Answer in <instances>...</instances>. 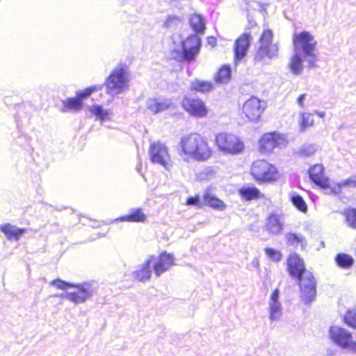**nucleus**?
<instances>
[{
    "label": "nucleus",
    "instance_id": "1",
    "mask_svg": "<svg viewBox=\"0 0 356 356\" xmlns=\"http://www.w3.org/2000/svg\"><path fill=\"white\" fill-rule=\"evenodd\" d=\"M293 51L287 68L294 76L302 74L305 67L309 70L317 67V41L308 31L295 32L292 38Z\"/></svg>",
    "mask_w": 356,
    "mask_h": 356
},
{
    "label": "nucleus",
    "instance_id": "2",
    "mask_svg": "<svg viewBox=\"0 0 356 356\" xmlns=\"http://www.w3.org/2000/svg\"><path fill=\"white\" fill-rule=\"evenodd\" d=\"M286 265L289 276L298 286L301 302L310 305L317 295V281L313 273L306 268L303 259L297 252L288 256Z\"/></svg>",
    "mask_w": 356,
    "mask_h": 356
},
{
    "label": "nucleus",
    "instance_id": "3",
    "mask_svg": "<svg viewBox=\"0 0 356 356\" xmlns=\"http://www.w3.org/2000/svg\"><path fill=\"white\" fill-rule=\"evenodd\" d=\"M175 257L172 253L161 252L159 255H148L143 263L137 266L131 273V277L136 281L145 283L154 274L156 278L168 271L175 264Z\"/></svg>",
    "mask_w": 356,
    "mask_h": 356
},
{
    "label": "nucleus",
    "instance_id": "4",
    "mask_svg": "<svg viewBox=\"0 0 356 356\" xmlns=\"http://www.w3.org/2000/svg\"><path fill=\"white\" fill-rule=\"evenodd\" d=\"M130 80L129 65L126 63H119L111 70L104 82L101 84L102 88H106V93L111 97V99L108 101V104L113 102L116 95L123 93L129 89Z\"/></svg>",
    "mask_w": 356,
    "mask_h": 356
},
{
    "label": "nucleus",
    "instance_id": "5",
    "mask_svg": "<svg viewBox=\"0 0 356 356\" xmlns=\"http://www.w3.org/2000/svg\"><path fill=\"white\" fill-rule=\"evenodd\" d=\"M182 152L198 161H205L211 158L213 151L208 143L198 134L182 136L179 141Z\"/></svg>",
    "mask_w": 356,
    "mask_h": 356
},
{
    "label": "nucleus",
    "instance_id": "6",
    "mask_svg": "<svg viewBox=\"0 0 356 356\" xmlns=\"http://www.w3.org/2000/svg\"><path fill=\"white\" fill-rule=\"evenodd\" d=\"M179 72L184 64L190 65L196 62L202 48V38L198 34H190L186 38L179 35Z\"/></svg>",
    "mask_w": 356,
    "mask_h": 356
},
{
    "label": "nucleus",
    "instance_id": "7",
    "mask_svg": "<svg viewBox=\"0 0 356 356\" xmlns=\"http://www.w3.org/2000/svg\"><path fill=\"white\" fill-rule=\"evenodd\" d=\"M215 143L218 149L225 155H239L244 152L245 147L241 138L225 132L216 135Z\"/></svg>",
    "mask_w": 356,
    "mask_h": 356
},
{
    "label": "nucleus",
    "instance_id": "8",
    "mask_svg": "<svg viewBox=\"0 0 356 356\" xmlns=\"http://www.w3.org/2000/svg\"><path fill=\"white\" fill-rule=\"evenodd\" d=\"M277 168L265 160H257L252 163L250 175L258 184L273 183L279 178Z\"/></svg>",
    "mask_w": 356,
    "mask_h": 356
},
{
    "label": "nucleus",
    "instance_id": "9",
    "mask_svg": "<svg viewBox=\"0 0 356 356\" xmlns=\"http://www.w3.org/2000/svg\"><path fill=\"white\" fill-rule=\"evenodd\" d=\"M186 204L202 209L206 206L215 211H222L227 208V204L213 194L210 188H206L202 195L196 194L188 196L186 200Z\"/></svg>",
    "mask_w": 356,
    "mask_h": 356
},
{
    "label": "nucleus",
    "instance_id": "10",
    "mask_svg": "<svg viewBox=\"0 0 356 356\" xmlns=\"http://www.w3.org/2000/svg\"><path fill=\"white\" fill-rule=\"evenodd\" d=\"M95 281L83 282L82 283H74L73 291H65L60 295V297L79 305L86 302L95 293H97V288L94 286Z\"/></svg>",
    "mask_w": 356,
    "mask_h": 356
},
{
    "label": "nucleus",
    "instance_id": "11",
    "mask_svg": "<svg viewBox=\"0 0 356 356\" xmlns=\"http://www.w3.org/2000/svg\"><path fill=\"white\" fill-rule=\"evenodd\" d=\"M289 143L286 134L277 131L264 134L259 140V150L261 154H271L275 148L282 149Z\"/></svg>",
    "mask_w": 356,
    "mask_h": 356
},
{
    "label": "nucleus",
    "instance_id": "12",
    "mask_svg": "<svg viewBox=\"0 0 356 356\" xmlns=\"http://www.w3.org/2000/svg\"><path fill=\"white\" fill-rule=\"evenodd\" d=\"M325 167L321 163L311 166L307 174L310 181L321 189L325 194L328 195L332 181L328 176L325 175Z\"/></svg>",
    "mask_w": 356,
    "mask_h": 356
},
{
    "label": "nucleus",
    "instance_id": "13",
    "mask_svg": "<svg viewBox=\"0 0 356 356\" xmlns=\"http://www.w3.org/2000/svg\"><path fill=\"white\" fill-rule=\"evenodd\" d=\"M250 28H246L245 31L241 34L234 42L233 47L234 62L235 65H238L247 56L248 51L251 47L252 37Z\"/></svg>",
    "mask_w": 356,
    "mask_h": 356
},
{
    "label": "nucleus",
    "instance_id": "14",
    "mask_svg": "<svg viewBox=\"0 0 356 356\" xmlns=\"http://www.w3.org/2000/svg\"><path fill=\"white\" fill-rule=\"evenodd\" d=\"M149 161L152 163H157L165 168V170H170L171 165L170 164V155L168 152L167 147L161 142H154L149 145Z\"/></svg>",
    "mask_w": 356,
    "mask_h": 356
},
{
    "label": "nucleus",
    "instance_id": "15",
    "mask_svg": "<svg viewBox=\"0 0 356 356\" xmlns=\"http://www.w3.org/2000/svg\"><path fill=\"white\" fill-rule=\"evenodd\" d=\"M328 332L330 341L342 350H345L350 339H353L352 332L341 326L332 325Z\"/></svg>",
    "mask_w": 356,
    "mask_h": 356
},
{
    "label": "nucleus",
    "instance_id": "16",
    "mask_svg": "<svg viewBox=\"0 0 356 356\" xmlns=\"http://www.w3.org/2000/svg\"><path fill=\"white\" fill-rule=\"evenodd\" d=\"M264 109L265 106L261 104L259 99L256 97H251L244 103L243 113L248 120L257 122L260 120Z\"/></svg>",
    "mask_w": 356,
    "mask_h": 356
},
{
    "label": "nucleus",
    "instance_id": "17",
    "mask_svg": "<svg viewBox=\"0 0 356 356\" xmlns=\"http://www.w3.org/2000/svg\"><path fill=\"white\" fill-rule=\"evenodd\" d=\"M181 106L190 115L195 118H204L208 114L205 103L200 98L185 97L181 102Z\"/></svg>",
    "mask_w": 356,
    "mask_h": 356
},
{
    "label": "nucleus",
    "instance_id": "18",
    "mask_svg": "<svg viewBox=\"0 0 356 356\" xmlns=\"http://www.w3.org/2000/svg\"><path fill=\"white\" fill-rule=\"evenodd\" d=\"M280 290L278 287L270 293L268 300V318L271 322L278 321L283 314V307L280 301Z\"/></svg>",
    "mask_w": 356,
    "mask_h": 356
},
{
    "label": "nucleus",
    "instance_id": "19",
    "mask_svg": "<svg viewBox=\"0 0 356 356\" xmlns=\"http://www.w3.org/2000/svg\"><path fill=\"white\" fill-rule=\"evenodd\" d=\"M279 47L277 44H259V46L254 55V61L257 63H267L266 58L271 60L278 56Z\"/></svg>",
    "mask_w": 356,
    "mask_h": 356
},
{
    "label": "nucleus",
    "instance_id": "20",
    "mask_svg": "<svg viewBox=\"0 0 356 356\" xmlns=\"http://www.w3.org/2000/svg\"><path fill=\"white\" fill-rule=\"evenodd\" d=\"M28 230V228L19 227L10 222L0 225V232L9 241H18L24 234L27 233Z\"/></svg>",
    "mask_w": 356,
    "mask_h": 356
},
{
    "label": "nucleus",
    "instance_id": "21",
    "mask_svg": "<svg viewBox=\"0 0 356 356\" xmlns=\"http://www.w3.org/2000/svg\"><path fill=\"white\" fill-rule=\"evenodd\" d=\"M237 193L243 202L257 200L264 197L261 191L253 184H245L237 190Z\"/></svg>",
    "mask_w": 356,
    "mask_h": 356
},
{
    "label": "nucleus",
    "instance_id": "22",
    "mask_svg": "<svg viewBox=\"0 0 356 356\" xmlns=\"http://www.w3.org/2000/svg\"><path fill=\"white\" fill-rule=\"evenodd\" d=\"M147 108L154 115L170 108L173 104L170 99L148 98L145 102Z\"/></svg>",
    "mask_w": 356,
    "mask_h": 356
},
{
    "label": "nucleus",
    "instance_id": "23",
    "mask_svg": "<svg viewBox=\"0 0 356 356\" xmlns=\"http://www.w3.org/2000/svg\"><path fill=\"white\" fill-rule=\"evenodd\" d=\"M280 216L275 211H271L266 221L265 227L268 232L273 235L281 234L284 229Z\"/></svg>",
    "mask_w": 356,
    "mask_h": 356
},
{
    "label": "nucleus",
    "instance_id": "24",
    "mask_svg": "<svg viewBox=\"0 0 356 356\" xmlns=\"http://www.w3.org/2000/svg\"><path fill=\"white\" fill-rule=\"evenodd\" d=\"M147 219V215L145 213L141 207L131 208L128 213L120 216L115 221L117 222H144Z\"/></svg>",
    "mask_w": 356,
    "mask_h": 356
},
{
    "label": "nucleus",
    "instance_id": "25",
    "mask_svg": "<svg viewBox=\"0 0 356 356\" xmlns=\"http://www.w3.org/2000/svg\"><path fill=\"white\" fill-rule=\"evenodd\" d=\"M87 110L92 116L95 117L96 120H99L101 122L110 120L113 115L111 109L104 108L102 105L97 104L88 106Z\"/></svg>",
    "mask_w": 356,
    "mask_h": 356
},
{
    "label": "nucleus",
    "instance_id": "26",
    "mask_svg": "<svg viewBox=\"0 0 356 356\" xmlns=\"http://www.w3.org/2000/svg\"><path fill=\"white\" fill-rule=\"evenodd\" d=\"M343 188H356V175L342 179L340 181H332L328 195H337L342 192Z\"/></svg>",
    "mask_w": 356,
    "mask_h": 356
},
{
    "label": "nucleus",
    "instance_id": "27",
    "mask_svg": "<svg viewBox=\"0 0 356 356\" xmlns=\"http://www.w3.org/2000/svg\"><path fill=\"white\" fill-rule=\"evenodd\" d=\"M188 24L194 32L193 34H198L200 38L204 34L206 29V20L201 14H194L188 18Z\"/></svg>",
    "mask_w": 356,
    "mask_h": 356
},
{
    "label": "nucleus",
    "instance_id": "28",
    "mask_svg": "<svg viewBox=\"0 0 356 356\" xmlns=\"http://www.w3.org/2000/svg\"><path fill=\"white\" fill-rule=\"evenodd\" d=\"M232 78V70L229 64H223L213 76L216 84H227Z\"/></svg>",
    "mask_w": 356,
    "mask_h": 356
},
{
    "label": "nucleus",
    "instance_id": "29",
    "mask_svg": "<svg viewBox=\"0 0 356 356\" xmlns=\"http://www.w3.org/2000/svg\"><path fill=\"white\" fill-rule=\"evenodd\" d=\"M213 83L211 81L195 79L190 82V90L191 92L207 94L214 90Z\"/></svg>",
    "mask_w": 356,
    "mask_h": 356
},
{
    "label": "nucleus",
    "instance_id": "30",
    "mask_svg": "<svg viewBox=\"0 0 356 356\" xmlns=\"http://www.w3.org/2000/svg\"><path fill=\"white\" fill-rule=\"evenodd\" d=\"M334 262L339 268L344 270H349L355 264V259L349 254L339 252L335 255Z\"/></svg>",
    "mask_w": 356,
    "mask_h": 356
},
{
    "label": "nucleus",
    "instance_id": "31",
    "mask_svg": "<svg viewBox=\"0 0 356 356\" xmlns=\"http://www.w3.org/2000/svg\"><path fill=\"white\" fill-rule=\"evenodd\" d=\"M285 238L289 245L297 247L300 245L302 250H305L307 246L305 237L300 233L290 232L285 235Z\"/></svg>",
    "mask_w": 356,
    "mask_h": 356
},
{
    "label": "nucleus",
    "instance_id": "32",
    "mask_svg": "<svg viewBox=\"0 0 356 356\" xmlns=\"http://www.w3.org/2000/svg\"><path fill=\"white\" fill-rule=\"evenodd\" d=\"M62 102V111L63 112H76L80 111L83 106V102H81L76 96L67 97Z\"/></svg>",
    "mask_w": 356,
    "mask_h": 356
},
{
    "label": "nucleus",
    "instance_id": "33",
    "mask_svg": "<svg viewBox=\"0 0 356 356\" xmlns=\"http://www.w3.org/2000/svg\"><path fill=\"white\" fill-rule=\"evenodd\" d=\"M338 212L344 216V223L348 227L356 229V207L350 206Z\"/></svg>",
    "mask_w": 356,
    "mask_h": 356
},
{
    "label": "nucleus",
    "instance_id": "34",
    "mask_svg": "<svg viewBox=\"0 0 356 356\" xmlns=\"http://www.w3.org/2000/svg\"><path fill=\"white\" fill-rule=\"evenodd\" d=\"M314 124V113L300 112L299 113V132L304 133Z\"/></svg>",
    "mask_w": 356,
    "mask_h": 356
},
{
    "label": "nucleus",
    "instance_id": "35",
    "mask_svg": "<svg viewBox=\"0 0 356 356\" xmlns=\"http://www.w3.org/2000/svg\"><path fill=\"white\" fill-rule=\"evenodd\" d=\"M289 200L297 210L303 213L307 212V204L303 197L299 193L296 192H292L290 194Z\"/></svg>",
    "mask_w": 356,
    "mask_h": 356
},
{
    "label": "nucleus",
    "instance_id": "36",
    "mask_svg": "<svg viewBox=\"0 0 356 356\" xmlns=\"http://www.w3.org/2000/svg\"><path fill=\"white\" fill-rule=\"evenodd\" d=\"M101 90H102V85H99V84L92 85V86L86 87L83 90H76V93H75V96L76 97V98H78V99L81 100V102H83V101L85 99H88V97H90V96L92 93H94L95 92Z\"/></svg>",
    "mask_w": 356,
    "mask_h": 356
},
{
    "label": "nucleus",
    "instance_id": "37",
    "mask_svg": "<svg viewBox=\"0 0 356 356\" xmlns=\"http://www.w3.org/2000/svg\"><path fill=\"white\" fill-rule=\"evenodd\" d=\"M317 151V146L314 143H304L294 154L301 157H309L314 155Z\"/></svg>",
    "mask_w": 356,
    "mask_h": 356
},
{
    "label": "nucleus",
    "instance_id": "38",
    "mask_svg": "<svg viewBox=\"0 0 356 356\" xmlns=\"http://www.w3.org/2000/svg\"><path fill=\"white\" fill-rule=\"evenodd\" d=\"M343 323L353 330H356V308L348 309L342 317Z\"/></svg>",
    "mask_w": 356,
    "mask_h": 356
},
{
    "label": "nucleus",
    "instance_id": "39",
    "mask_svg": "<svg viewBox=\"0 0 356 356\" xmlns=\"http://www.w3.org/2000/svg\"><path fill=\"white\" fill-rule=\"evenodd\" d=\"M50 285L58 289L67 291L68 289L74 288V282H67L58 277L51 280Z\"/></svg>",
    "mask_w": 356,
    "mask_h": 356
},
{
    "label": "nucleus",
    "instance_id": "40",
    "mask_svg": "<svg viewBox=\"0 0 356 356\" xmlns=\"http://www.w3.org/2000/svg\"><path fill=\"white\" fill-rule=\"evenodd\" d=\"M264 252L266 255L273 261L279 262L282 259V253L280 250L270 248L266 247L264 248Z\"/></svg>",
    "mask_w": 356,
    "mask_h": 356
},
{
    "label": "nucleus",
    "instance_id": "41",
    "mask_svg": "<svg viewBox=\"0 0 356 356\" xmlns=\"http://www.w3.org/2000/svg\"><path fill=\"white\" fill-rule=\"evenodd\" d=\"M17 136L15 138V143L24 147H30V142L31 138L27 134H22L19 131L17 132Z\"/></svg>",
    "mask_w": 356,
    "mask_h": 356
},
{
    "label": "nucleus",
    "instance_id": "42",
    "mask_svg": "<svg viewBox=\"0 0 356 356\" xmlns=\"http://www.w3.org/2000/svg\"><path fill=\"white\" fill-rule=\"evenodd\" d=\"M273 33L271 29H265L262 32L260 38L259 44H273Z\"/></svg>",
    "mask_w": 356,
    "mask_h": 356
},
{
    "label": "nucleus",
    "instance_id": "43",
    "mask_svg": "<svg viewBox=\"0 0 356 356\" xmlns=\"http://www.w3.org/2000/svg\"><path fill=\"white\" fill-rule=\"evenodd\" d=\"M178 22V17L175 15H168L163 22V27L170 29Z\"/></svg>",
    "mask_w": 356,
    "mask_h": 356
},
{
    "label": "nucleus",
    "instance_id": "44",
    "mask_svg": "<svg viewBox=\"0 0 356 356\" xmlns=\"http://www.w3.org/2000/svg\"><path fill=\"white\" fill-rule=\"evenodd\" d=\"M345 350H348L353 353L356 354V341H354L353 338L350 339Z\"/></svg>",
    "mask_w": 356,
    "mask_h": 356
},
{
    "label": "nucleus",
    "instance_id": "45",
    "mask_svg": "<svg viewBox=\"0 0 356 356\" xmlns=\"http://www.w3.org/2000/svg\"><path fill=\"white\" fill-rule=\"evenodd\" d=\"M306 97H307V94L303 93V94L300 95L296 99L297 104L301 108H304V106H305V101L306 99Z\"/></svg>",
    "mask_w": 356,
    "mask_h": 356
},
{
    "label": "nucleus",
    "instance_id": "46",
    "mask_svg": "<svg viewBox=\"0 0 356 356\" xmlns=\"http://www.w3.org/2000/svg\"><path fill=\"white\" fill-rule=\"evenodd\" d=\"M170 56L172 59L178 61V47L176 44L173 49L170 50Z\"/></svg>",
    "mask_w": 356,
    "mask_h": 356
},
{
    "label": "nucleus",
    "instance_id": "47",
    "mask_svg": "<svg viewBox=\"0 0 356 356\" xmlns=\"http://www.w3.org/2000/svg\"><path fill=\"white\" fill-rule=\"evenodd\" d=\"M207 42L211 47H215L217 44V39L214 36H208L207 38Z\"/></svg>",
    "mask_w": 356,
    "mask_h": 356
},
{
    "label": "nucleus",
    "instance_id": "48",
    "mask_svg": "<svg viewBox=\"0 0 356 356\" xmlns=\"http://www.w3.org/2000/svg\"><path fill=\"white\" fill-rule=\"evenodd\" d=\"M51 207H52L54 210L56 211H63V209H67L68 207H63V206H52V205H50Z\"/></svg>",
    "mask_w": 356,
    "mask_h": 356
},
{
    "label": "nucleus",
    "instance_id": "49",
    "mask_svg": "<svg viewBox=\"0 0 356 356\" xmlns=\"http://www.w3.org/2000/svg\"><path fill=\"white\" fill-rule=\"evenodd\" d=\"M314 113H316L321 118H324L325 117V115H326L325 111H318V110H314Z\"/></svg>",
    "mask_w": 356,
    "mask_h": 356
},
{
    "label": "nucleus",
    "instance_id": "50",
    "mask_svg": "<svg viewBox=\"0 0 356 356\" xmlns=\"http://www.w3.org/2000/svg\"><path fill=\"white\" fill-rule=\"evenodd\" d=\"M136 170H137V172H138L139 174L142 175V172H141V170H142V163H141V162H140L139 163H138V164L136 165Z\"/></svg>",
    "mask_w": 356,
    "mask_h": 356
},
{
    "label": "nucleus",
    "instance_id": "51",
    "mask_svg": "<svg viewBox=\"0 0 356 356\" xmlns=\"http://www.w3.org/2000/svg\"><path fill=\"white\" fill-rule=\"evenodd\" d=\"M309 197L313 202H316L318 199V196L313 193H310Z\"/></svg>",
    "mask_w": 356,
    "mask_h": 356
},
{
    "label": "nucleus",
    "instance_id": "52",
    "mask_svg": "<svg viewBox=\"0 0 356 356\" xmlns=\"http://www.w3.org/2000/svg\"><path fill=\"white\" fill-rule=\"evenodd\" d=\"M186 73L188 76H191L192 75L193 71H192V70L190 69L189 66H188V67L186 69Z\"/></svg>",
    "mask_w": 356,
    "mask_h": 356
},
{
    "label": "nucleus",
    "instance_id": "53",
    "mask_svg": "<svg viewBox=\"0 0 356 356\" xmlns=\"http://www.w3.org/2000/svg\"><path fill=\"white\" fill-rule=\"evenodd\" d=\"M252 264H253V266H255V267H258V266H259V261H258L257 260H256V261H252Z\"/></svg>",
    "mask_w": 356,
    "mask_h": 356
},
{
    "label": "nucleus",
    "instance_id": "54",
    "mask_svg": "<svg viewBox=\"0 0 356 356\" xmlns=\"http://www.w3.org/2000/svg\"><path fill=\"white\" fill-rule=\"evenodd\" d=\"M172 40L173 43L175 44V40H174V38H173V36L172 37Z\"/></svg>",
    "mask_w": 356,
    "mask_h": 356
},
{
    "label": "nucleus",
    "instance_id": "55",
    "mask_svg": "<svg viewBox=\"0 0 356 356\" xmlns=\"http://www.w3.org/2000/svg\"><path fill=\"white\" fill-rule=\"evenodd\" d=\"M321 245H323V247L325 246L324 242H323V241L321 242Z\"/></svg>",
    "mask_w": 356,
    "mask_h": 356
},
{
    "label": "nucleus",
    "instance_id": "56",
    "mask_svg": "<svg viewBox=\"0 0 356 356\" xmlns=\"http://www.w3.org/2000/svg\"><path fill=\"white\" fill-rule=\"evenodd\" d=\"M17 127H19V122L17 120Z\"/></svg>",
    "mask_w": 356,
    "mask_h": 356
}]
</instances>
